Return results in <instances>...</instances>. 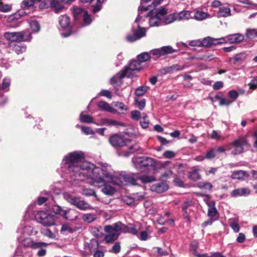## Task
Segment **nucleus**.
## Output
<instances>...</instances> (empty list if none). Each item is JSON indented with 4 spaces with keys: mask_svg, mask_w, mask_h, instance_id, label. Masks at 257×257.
Wrapping results in <instances>:
<instances>
[{
    "mask_svg": "<svg viewBox=\"0 0 257 257\" xmlns=\"http://www.w3.org/2000/svg\"><path fill=\"white\" fill-rule=\"evenodd\" d=\"M125 225L118 221L112 225H108L104 227V231L107 233L104 240L109 243L116 240L121 233H124Z\"/></svg>",
    "mask_w": 257,
    "mask_h": 257,
    "instance_id": "20e7f679",
    "label": "nucleus"
},
{
    "mask_svg": "<svg viewBox=\"0 0 257 257\" xmlns=\"http://www.w3.org/2000/svg\"><path fill=\"white\" fill-rule=\"evenodd\" d=\"M160 49L162 56L172 54L175 52V50L170 46H163Z\"/></svg>",
    "mask_w": 257,
    "mask_h": 257,
    "instance_id": "ea45409f",
    "label": "nucleus"
},
{
    "mask_svg": "<svg viewBox=\"0 0 257 257\" xmlns=\"http://www.w3.org/2000/svg\"><path fill=\"white\" fill-rule=\"evenodd\" d=\"M139 174L133 173H124L119 175L121 184L125 185H136L138 181Z\"/></svg>",
    "mask_w": 257,
    "mask_h": 257,
    "instance_id": "9d476101",
    "label": "nucleus"
},
{
    "mask_svg": "<svg viewBox=\"0 0 257 257\" xmlns=\"http://www.w3.org/2000/svg\"><path fill=\"white\" fill-rule=\"evenodd\" d=\"M120 245L119 242H116L114 243L112 247L111 250L110 251H111L114 253H118L120 252Z\"/></svg>",
    "mask_w": 257,
    "mask_h": 257,
    "instance_id": "69168bd1",
    "label": "nucleus"
},
{
    "mask_svg": "<svg viewBox=\"0 0 257 257\" xmlns=\"http://www.w3.org/2000/svg\"><path fill=\"white\" fill-rule=\"evenodd\" d=\"M129 142L128 140L125 139L122 136L118 134H114L109 138V143L114 148L126 146Z\"/></svg>",
    "mask_w": 257,
    "mask_h": 257,
    "instance_id": "f8f14e48",
    "label": "nucleus"
},
{
    "mask_svg": "<svg viewBox=\"0 0 257 257\" xmlns=\"http://www.w3.org/2000/svg\"><path fill=\"white\" fill-rule=\"evenodd\" d=\"M53 212L57 215H59L61 216H64L65 214V210H63L60 206L59 205H54L52 207Z\"/></svg>",
    "mask_w": 257,
    "mask_h": 257,
    "instance_id": "49530a36",
    "label": "nucleus"
},
{
    "mask_svg": "<svg viewBox=\"0 0 257 257\" xmlns=\"http://www.w3.org/2000/svg\"><path fill=\"white\" fill-rule=\"evenodd\" d=\"M141 19L142 17L140 15V13H139L135 21V23L137 24L138 29L135 30L134 26L133 27L132 30L134 34L127 36L126 39L128 41L131 42H134L146 36V29L144 28L141 27L139 23V21Z\"/></svg>",
    "mask_w": 257,
    "mask_h": 257,
    "instance_id": "0eeeda50",
    "label": "nucleus"
},
{
    "mask_svg": "<svg viewBox=\"0 0 257 257\" xmlns=\"http://www.w3.org/2000/svg\"><path fill=\"white\" fill-rule=\"evenodd\" d=\"M231 16V10L228 6L222 5L219 9L217 12V17L218 18H226Z\"/></svg>",
    "mask_w": 257,
    "mask_h": 257,
    "instance_id": "f3484780",
    "label": "nucleus"
},
{
    "mask_svg": "<svg viewBox=\"0 0 257 257\" xmlns=\"http://www.w3.org/2000/svg\"><path fill=\"white\" fill-rule=\"evenodd\" d=\"M132 162L134 164L135 167L138 170H141L143 168L149 166H153L155 165L154 160L151 158L147 157H140L133 158Z\"/></svg>",
    "mask_w": 257,
    "mask_h": 257,
    "instance_id": "1a4fd4ad",
    "label": "nucleus"
},
{
    "mask_svg": "<svg viewBox=\"0 0 257 257\" xmlns=\"http://www.w3.org/2000/svg\"><path fill=\"white\" fill-rule=\"evenodd\" d=\"M227 38L230 44L239 43L244 40V36L240 33H235L227 35Z\"/></svg>",
    "mask_w": 257,
    "mask_h": 257,
    "instance_id": "2eb2a0df",
    "label": "nucleus"
},
{
    "mask_svg": "<svg viewBox=\"0 0 257 257\" xmlns=\"http://www.w3.org/2000/svg\"><path fill=\"white\" fill-rule=\"evenodd\" d=\"M207 205L209 207L207 212V215L208 216L210 217H214L216 216L218 212L217 209L215 207V204L214 202L212 203H207Z\"/></svg>",
    "mask_w": 257,
    "mask_h": 257,
    "instance_id": "c756f323",
    "label": "nucleus"
},
{
    "mask_svg": "<svg viewBox=\"0 0 257 257\" xmlns=\"http://www.w3.org/2000/svg\"><path fill=\"white\" fill-rule=\"evenodd\" d=\"M81 194L86 196H94L96 198H97V196L94 191V190L90 188H83L81 192Z\"/></svg>",
    "mask_w": 257,
    "mask_h": 257,
    "instance_id": "79ce46f5",
    "label": "nucleus"
},
{
    "mask_svg": "<svg viewBox=\"0 0 257 257\" xmlns=\"http://www.w3.org/2000/svg\"><path fill=\"white\" fill-rule=\"evenodd\" d=\"M147 17H149V23L150 27H158L162 25V18L167 14V10L165 8H161L159 10L151 9L149 10Z\"/></svg>",
    "mask_w": 257,
    "mask_h": 257,
    "instance_id": "39448f33",
    "label": "nucleus"
},
{
    "mask_svg": "<svg viewBox=\"0 0 257 257\" xmlns=\"http://www.w3.org/2000/svg\"><path fill=\"white\" fill-rule=\"evenodd\" d=\"M248 56L246 52H242L236 54L233 58H230L229 62L234 64L236 63L241 64L247 59Z\"/></svg>",
    "mask_w": 257,
    "mask_h": 257,
    "instance_id": "ddd939ff",
    "label": "nucleus"
},
{
    "mask_svg": "<svg viewBox=\"0 0 257 257\" xmlns=\"http://www.w3.org/2000/svg\"><path fill=\"white\" fill-rule=\"evenodd\" d=\"M4 36L7 40L11 42H26L32 39L31 34L28 30L20 32H8L5 33Z\"/></svg>",
    "mask_w": 257,
    "mask_h": 257,
    "instance_id": "423d86ee",
    "label": "nucleus"
},
{
    "mask_svg": "<svg viewBox=\"0 0 257 257\" xmlns=\"http://www.w3.org/2000/svg\"><path fill=\"white\" fill-rule=\"evenodd\" d=\"M65 213L63 217L70 220H75L77 219L79 215V213L77 211L72 209H68L65 210Z\"/></svg>",
    "mask_w": 257,
    "mask_h": 257,
    "instance_id": "a211bd4d",
    "label": "nucleus"
},
{
    "mask_svg": "<svg viewBox=\"0 0 257 257\" xmlns=\"http://www.w3.org/2000/svg\"><path fill=\"white\" fill-rule=\"evenodd\" d=\"M98 108L101 110L106 111L111 113H115L116 110L111 106L109 104L104 101H100L97 104Z\"/></svg>",
    "mask_w": 257,
    "mask_h": 257,
    "instance_id": "aec40b11",
    "label": "nucleus"
},
{
    "mask_svg": "<svg viewBox=\"0 0 257 257\" xmlns=\"http://www.w3.org/2000/svg\"><path fill=\"white\" fill-rule=\"evenodd\" d=\"M176 17L174 14L169 15H165L162 18V25L170 24L176 20Z\"/></svg>",
    "mask_w": 257,
    "mask_h": 257,
    "instance_id": "393cba45",
    "label": "nucleus"
},
{
    "mask_svg": "<svg viewBox=\"0 0 257 257\" xmlns=\"http://www.w3.org/2000/svg\"><path fill=\"white\" fill-rule=\"evenodd\" d=\"M201 46L210 47L212 45H215L214 38L210 37L204 38L202 41H201Z\"/></svg>",
    "mask_w": 257,
    "mask_h": 257,
    "instance_id": "72a5a7b5",
    "label": "nucleus"
},
{
    "mask_svg": "<svg viewBox=\"0 0 257 257\" xmlns=\"http://www.w3.org/2000/svg\"><path fill=\"white\" fill-rule=\"evenodd\" d=\"M50 5L51 7L55 9L56 12H58L62 8L60 3L57 0H52L50 2Z\"/></svg>",
    "mask_w": 257,
    "mask_h": 257,
    "instance_id": "680f3d73",
    "label": "nucleus"
},
{
    "mask_svg": "<svg viewBox=\"0 0 257 257\" xmlns=\"http://www.w3.org/2000/svg\"><path fill=\"white\" fill-rule=\"evenodd\" d=\"M138 180H140L142 183L147 184L156 181V179L153 176L142 175H139Z\"/></svg>",
    "mask_w": 257,
    "mask_h": 257,
    "instance_id": "7c9ffc66",
    "label": "nucleus"
},
{
    "mask_svg": "<svg viewBox=\"0 0 257 257\" xmlns=\"http://www.w3.org/2000/svg\"><path fill=\"white\" fill-rule=\"evenodd\" d=\"M148 87L146 86H140L137 88L135 91V94L137 96H141L147 91Z\"/></svg>",
    "mask_w": 257,
    "mask_h": 257,
    "instance_id": "5fc2aeb1",
    "label": "nucleus"
},
{
    "mask_svg": "<svg viewBox=\"0 0 257 257\" xmlns=\"http://www.w3.org/2000/svg\"><path fill=\"white\" fill-rule=\"evenodd\" d=\"M151 58V54L148 52H143L137 56L138 60L141 63L146 62Z\"/></svg>",
    "mask_w": 257,
    "mask_h": 257,
    "instance_id": "f704fd0d",
    "label": "nucleus"
},
{
    "mask_svg": "<svg viewBox=\"0 0 257 257\" xmlns=\"http://www.w3.org/2000/svg\"><path fill=\"white\" fill-rule=\"evenodd\" d=\"M77 208L82 210H86L92 208L88 203L82 199L79 201V203L78 205H77Z\"/></svg>",
    "mask_w": 257,
    "mask_h": 257,
    "instance_id": "a19ab883",
    "label": "nucleus"
},
{
    "mask_svg": "<svg viewBox=\"0 0 257 257\" xmlns=\"http://www.w3.org/2000/svg\"><path fill=\"white\" fill-rule=\"evenodd\" d=\"M82 16L84 23L83 25L85 26L90 25L92 22V20L88 13L86 11V12L84 13V15Z\"/></svg>",
    "mask_w": 257,
    "mask_h": 257,
    "instance_id": "864d4df0",
    "label": "nucleus"
},
{
    "mask_svg": "<svg viewBox=\"0 0 257 257\" xmlns=\"http://www.w3.org/2000/svg\"><path fill=\"white\" fill-rule=\"evenodd\" d=\"M11 84V80L10 78L6 77L4 78L2 84L0 86V90H3L5 91H8L10 90V86Z\"/></svg>",
    "mask_w": 257,
    "mask_h": 257,
    "instance_id": "c9c22d12",
    "label": "nucleus"
},
{
    "mask_svg": "<svg viewBox=\"0 0 257 257\" xmlns=\"http://www.w3.org/2000/svg\"><path fill=\"white\" fill-rule=\"evenodd\" d=\"M150 54L151 55H153V58L154 60H157L159 58H160L161 56H162V52H161L160 48L155 49L152 50L151 51H150Z\"/></svg>",
    "mask_w": 257,
    "mask_h": 257,
    "instance_id": "de8ad7c7",
    "label": "nucleus"
},
{
    "mask_svg": "<svg viewBox=\"0 0 257 257\" xmlns=\"http://www.w3.org/2000/svg\"><path fill=\"white\" fill-rule=\"evenodd\" d=\"M48 212L40 210L38 211L37 213L35 215V219L40 223H41V220H42L46 217Z\"/></svg>",
    "mask_w": 257,
    "mask_h": 257,
    "instance_id": "58836bf2",
    "label": "nucleus"
},
{
    "mask_svg": "<svg viewBox=\"0 0 257 257\" xmlns=\"http://www.w3.org/2000/svg\"><path fill=\"white\" fill-rule=\"evenodd\" d=\"M198 186L199 188L209 190H211L212 188V184L209 182H200Z\"/></svg>",
    "mask_w": 257,
    "mask_h": 257,
    "instance_id": "4d7b16f0",
    "label": "nucleus"
},
{
    "mask_svg": "<svg viewBox=\"0 0 257 257\" xmlns=\"http://www.w3.org/2000/svg\"><path fill=\"white\" fill-rule=\"evenodd\" d=\"M168 189V185L164 182H159L153 184L151 187V190L157 193H162Z\"/></svg>",
    "mask_w": 257,
    "mask_h": 257,
    "instance_id": "4468645a",
    "label": "nucleus"
},
{
    "mask_svg": "<svg viewBox=\"0 0 257 257\" xmlns=\"http://www.w3.org/2000/svg\"><path fill=\"white\" fill-rule=\"evenodd\" d=\"M65 198L68 202L76 207L81 199L80 197H75L68 194H65Z\"/></svg>",
    "mask_w": 257,
    "mask_h": 257,
    "instance_id": "bb28decb",
    "label": "nucleus"
},
{
    "mask_svg": "<svg viewBox=\"0 0 257 257\" xmlns=\"http://www.w3.org/2000/svg\"><path fill=\"white\" fill-rule=\"evenodd\" d=\"M12 10V6L9 4H4L1 3L0 4V12L4 13H8Z\"/></svg>",
    "mask_w": 257,
    "mask_h": 257,
    "instance_id": "6e6d98bb",
    "label": "nucleus"
},
{
    "mask_svg": "<svg viewBox=\"0 0 257 257\" xmlns=\"http://www.w3.org/2000/svg\"><path fill=\"white\" fill-rule=\"evenodd\" d=\"M18 241L22 243L25 247H31L33 240L30 237H24V236H20L17 238Z\"/></svg>",
    "mask_w": 257,
    "mask_h": 257,
    "instance_id": "a878e982",
    "label": "nucleus"
},
{
    "mask_svg": "<svg viewBox=\"0 0 257 257\" xmlns=\"http://www.w3.org/2000/svg\"><path fill=\"white\" fill-rule=\"evenodd\" d=\"M84 154L81 152H73L64 156L62 164L65 165L68 173L74 180H88V183L97 188L106 195L111 196L116 192L109 183L120 185L115 181V173L111 166L103 164L101 167H96L88 162H82Z\"/></svg>",
    "mask_w": 257,
    "mask_h": 257,
    "instance_id": "f257e3e1",
    "label": "nucleus"
},
{
    "mask_svg": "<svg viewBox=\"0 0 257 257\" xmlns=\"http://www.w3.org/2000/svg\"><path fill=\"white\" fill-rule=\"evenodd\" d=\"M41 232L44 235L49 238H53L55 237L54 233H53L49 229H42Z\"/></svg>",
    "mask_w": 257,
    "mask_h": 257,
    "instance_id": "bf43d9fd",
    "label": "nucleus"
},
{
    "mask_svg": "<svg viewBox=\"0 0 257 257\" xmlns=\"http://www.w3.org/2000/svg\"><path fill=\"white\" fill-rule=\"evenodd\" d=\"M59 23L61 27V35L67 37L71 34L70 19L67 15H62L59 18Z\"/></svg>",
    "mask_w": 257,
    "mask_h": 257,
    "instance_id": "6e6552de",
    "label": "nucleus"
},
{
    "mask_svg": "<svg viewBox=\"0 0 257 257\" xmlns=\"http://www.w3.org/2000/svg\"><path fill=\"white\" fill-rule=\"evenodd\" d=\"M30 26L33 32H38L40 29L39 23L36 21H32L30 23Z\"/></svg>",
    "mask_w": 257,
    "mask_h": 257,
    "instance_id": "8fccbe9b",
    "label": "nucleus"
},
{
    "mask_svg": "<svg viewBox=\"0 0 257 257\" xmlns=\"http://www.w3.org/2000/svg\"><path fill=\"white\" fill-rule=\"evenodd\" d=\"M189 178L193 181H196L200 179V175L199 174L198 170L193 169L189 173Z\"/></svg>",
    "mask_w": 257,
    "mask_h": 257,
    "instance_id": "e433bc0d",
    "label": "nucleus"
},
{
    "mask_svg": "<svg viewBox=\"0 0 257 257\" xmlns=\"http://www.w3.org/2000/svg\"><path fill=\"white\" fill-rule=\"evenodd\" d=\"M123 201L127 205L132 206L135 204V198L128 196H124L122 197Z\"/></svg>",
    "mask_w": 257,
    "mask_h": 257,
    "instance_id": "603ef678",
    "label": "nucleus"
},
{
    "mask_svg": "<svg viewBox=\"0 0 257 257\" xmlns=\"http://www.w3.org/2000/svg\"><path fill=\"white\" fill-rule=\"evenodd\" d=\"M177 18L179 20H188L192 19L191 12L189 11H182L177 15Z\"/></svg>",
    "mask_w": 257,
    "mask_h": 257,
    "instance_id": "cd10ccee",
    "label": "nucleus"
},
{
    "mask_svg": "<svg viewBox=\"0 0 257 257\" xmlns=\"http://www.w3.org/2000/svg\"><path fill=\"white\" fill-rule=\"evenodd\" d=\"M246 36L249 39H252L257 37V30L247 29L245 33Z\"/></svg>",
    "mask_w": 257,
    "mask_h": 257,
    "instance_id": "09e8293b",
    "label": "nucleus"
},
{
    "mask_svg": "<svg viewBox=\"0 0 257 257\" xmlns=\"http://www.w3.org/2000/svg\"><path fill=\"white\" fill-rule=\"evenodd\" d=\"M73 12L75 18L77 19L80 16H83L86 11L80 8H74Z\"/></svg>",
    "mask_w": 257,
    "mask_h": 257,
    "instance_id": "a18cd8bd",
    "label": "nucleus"
},
{
    "mask_svg": "<svg viewBox=\"0 0 257 257\" xmlns=\"http://www.w3.org/2000/svg\"><path fill=\"white\" fill-rule=\"evenodd\" d=\"M135 103L140 110H143L145 107L146 101L145 99H142L140 100L135 99Z\"/></svg>",
    "mask_w": 257,
    "mask_h": 257,
    "instance_id": "052dcab7",
    "label": "nucleus"
},
{
    "mask_svg": "<svg viewBox=\"0 0 257 257\" xmlns=\"http://www.w3.org/2000/svg\"><path fill=\"white\" fill-rule=\"evenodd\" d=\"M37 4H39V8L40 9H44L49 7L50 2L49 0H41L40 3H38Z\"/></svg>",
    "mask_w": 257,
    "mask_h": 257,
    "instance_id": "e2e57ef3",
    "label": "nucleus"
},
{
    "mask_svg": "<svg viewBox=\"0 0 257 257\" xmlns=\"http://www.w3.org/2000/svg\"><path fill=\"white\" fill-rule=\"evenodd\" d=\"M14 51L18 54L23 53L26 51V48L25 47L21 46L19 45L15 44L13 47Z\"/></svg>",
    "mask_w": 257,
    "mask_h": 257,
    "instance_id": "13d9d810",
    "label": "nucleus"
},
{
    "mask_svg": "<svg viewBox=\"0 0 257 257\" xmlns=\"http://www.w3.org/2000/svg\"><path fill=\"white\" fill-rule=\"evenodd\" d=\"M183 68V67L180 66L177 64H175L171 66L163 68L162 70V73L163 74L170 73L173 72L174 71L182 70Z\"/></svg>",
    "mask_w": 257,
    "mask_h": 257,
    "instance_id": "b1692460",
    "label": "nucleus"
},
{
    "mask_svg": "<svg viewBox=\"0 0 257 257\" xmlns=\"http://www.w3.org/2000/svg\"><path fill=\"white\" fill-rule=\"evenodd\" d=\"M33 230V228L32 226L26 225L22 229L18 228L17 231L18 232H20L24 235H29L32 233Z\"/></svg>",
    "mask_w": 257,
    "mask_h": 257,
    "instance_id": "473e14b6",
    "label": "nucleus"
},
{
    "mask_svg": "<svg viewBox=\"0 0 257 257\" xmlns=\"http://www.w3.org/2000/svg\"><path fill=\"white\" fill-rule=\"evenodd\" d=\"M211 17V15L208 13L203 12L201 11H196L194 15L192 16V19L198 21H202Z\"/></svg>",
    "mask_w": 257,
    "mask_h": 257,
    "instance_id": "6ab92c4d",
    "label": "nucleus"
},
{
    "mask_svg": "<svg viewBox=\"0 0 257 257\" xmlns=\"http://www.w3.org/2000/svg\"><path fill=\"white\" fill-rule=\"evenodd\" d=\"M48 245V243L44 242H42V241L35 242L33 241L31 248H33V249H37V248H42L43 247H46Z\"/></svg>",
    "mask_w": 257,
    "mask_h": 257,
    "instance_id": "3c124183",
    "label": "nucleus"
},
{
    "mask_svg": "<svg viewBox=\"0 0 257 257\" xmlns=\"http://www.w3.org/2000/svg\"><path fill=\"white\" fill-rule=\"evenodd\" d=\"M248 175L246 171L238 170L232 172L231 178L232 179L243 180L244 177H248Z\"/></svg>",
    "mask_w": 257,
    "mask_h": 257,
    "instance_id": "4be33fe9",
    "label": "nucleus"
},
{
    "mask_svg": "<svg viewBox=\"0 0 257 257\" xmlns=\"http://www.w3.org/2000/svg\"><path fill=\"white\" fill-rule=\"evenodd\" d=\"M141 69V63L138 60H132L123 70L110 78V83L111 84H114L124 77H133L134 76V71Z\"/></svg>",
    "mask_w": 257,
    "mask_h": 257,
    "instance_id": "f03ea898",
    "label": "nucleus"
},
{
    "mask_svg": "<svg viewBox=\"0 0 257 257\" xmlns=\"http://www.w3.org/2000/svg\"><path fill=\"white\" fill-rule=\"evenodd\" d=\"M80 120L82 122L84 123H92L93 117L87 114H83L82 112L80 115Z\"/></svg>",
    "mask_w": 257,
    "mask_h": 257,
    "instance_id": "37998d69",
    "label": "nucleus"
},
{
    "mask_svg": "<svg viewBox=\"0 0 257 257\" xmlns=\"http://www.w3.org/2000/svg\"><path fill=\"white\" fill-rule=\"evenodd\" d=\"M41 0H25L22 3L21 7L24 10H26L30 7H33L35 4L40 3Z\"/></svg>",
    "mask_w": 257,
    "mask_h": 257,
    "instance_id": "c85d7f7f",
    "label": "nucleus"
},
{
    "mask_svg": "<svg viewBox=\"0 0 257 257\" xmlns=\"http://www.w3.org/2000/svg\"><path fill=\"white\" fill-rule=\"evenodd\" d=\"M163 0H141V6L138 8L139 13L142 12L151 10V9H156L161 4Z\"/></svg>",
    "mask_w": 257,
    "mask_h": 257,
    "instance_id": "9b49d317",
    "label": "nucleus"
},
{
    "mask_svg": "<svg viewBox=\"0 0 257 257\" xmlns=\"http://www.w3.org/2000/svg\"><path fill=\"white\" fill-rule=\"evenodd\" d=\"M215 45H220L226 43L227 41V36L226 37H221L218 39L214 38Z\"/></svg>",
    "mask_w": 257,
    "mask_h": 257,
    "instance_id": "0e129e2a",
    "label": "nucleus"
},
{
    "mask_svg": "<svg viewBox=\"0 0 257 257\" xmlns=\"http://www.w3.org/2000/svg\"><path fill=\"white\" fill-rule=\"evenodd\" d=\"M250 191L247 188H240L233 190L230 195L232 197H237L239 196H246L250 194Z\"/></svg>",
    "mask_w": 257,
    "mask_h": 257,
    "instance_id": "dca6fc26",
    "label": "nucleus"
},
{
    "mask_svg": "<svg viewBox=\"0 0 257 257\" xmlns=\"http://www.w3.org/2000/svg\"><path fill=\"white\" fill-rule=\"evenodd\" d=\"M123 151L124 152L123 156L125 157H128L130 154L135 152H138L139 153L142 152V150H140V147L138 144H135L130 146L126 151L123 150Z\"/></svg>",
    "mask_w": 257,
    "mask_h": 257,
    "instance_id": "412c9836",
    "label": "nucleus"
},
{
    "mask_svg": "<svg viewBox=\"0 0 257 257\" xmlns=\"http://www.w3.org/2000/svg\"><path fill=\"white\" fill-rule=\"evenodd\" d=\"M131 116L134 120H139L141 118V112L138 110H133L131 111Z\"/></svg>",
    "mask_w": 257,
    "mask_h": 257,
    "instance_id": "338daca9",
    "label": "nucleus"
},
{
    "mask_svg": "<svg viewBox=\"0 0 257 257\" xmlns=\"http://www.w3.org/2000/svg\"><path fill=\"white\" fill-rule=\"evenodd\" d=\"M248 146L249 143L247 137L243 136L239 137L230 144L226 145V149L222 147H219L215 150V151L218 153H223L226 150H231V154L236 155L243 152L244 147H248Z\"/></svg>",
    "mask_w": 257,
    "mask_h": 257,
    "instance_id": "7ed1b4c3",
    "label": "nucleus"
},
{
    "mask_svg": "<svg viewBox=\"0 0 257 257\" xmlns=\"http://www.w3.org/2000/svg\"><path fill=\"white\" fill-rule=\"evenodd\" d=\"M124 233H130L133 235H137L138 233V230L135 225H131L130 226H127L125 225Z\"/></svg>",
    "mask_w": 257,
    "mask_h": 257,
    "instance_id": "c03bdc74",
    "label": "nucleus"
},
{
    "mask_svg": "<svg viewBox=\"0 0 257 257\" xmlns=\"http://www.w3.org/2000/svg\"><path fill=\"white\" fill-rule=\"evenodd\" d=\"M55 221L54 216L50 215L49 213L46 215V217L42 220H41V223L44 226H50L55 224Z\"/></svg>",
    "mask_w": 257,
    "mask_h": 257,
    "instance_id": "5701e85b",
    "label": "nucleus"
},
{
    "mask_svg": "<svg viewBox=\"0 0 257 257\" xmlns=\"http://www.w3.org/2000/svg\"><path fill=\"white\" fill-rule=\"evenodd\" d=\"M229 97L233 99V101L236 100L239 96V93L235 90H231L228 92Z\"/></svg>",
    "mask_w": 257,
    "mask_h": 257,
    "instance_id": "774afa93",
    "label": "nucleus"
},
{
    "mask_svg": "<svg viewBox=\"0 0 257 257\" xmlns=\"http://www.w3.org/2000/svg\"><path fill=\"white\" fill-rule=\"evenodd\" d=\"M103 123L104 124L108 126H124L125 124L122 122H118L116 120L106 118L103 120Z\"/></svg>",
    "mask_w": 257,
    "mask_h": 257,
    "instance_id": "2f4dec72",
    "label": "nucleus"
},
{
    "mask_svg": "<svg viewBox=\"0 0 257 257\" xmlns=\"http://www.w3.org/2000/svg\"><path fill=\"white\" fill-rule=\"evenodd\" d=\"M96 215L92 213L84 214L82 216V219L86 222L91 223L96 219Z\"/></svg>",
    "mask_w": 257,
    "mask_h": 257,
    "instance_id": "4c0bfd02",
    "label": "nucleus"
}]
</instances>
